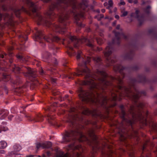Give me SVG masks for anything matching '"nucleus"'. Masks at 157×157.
Masks as SVG:
<instances>
[{"label": "nucleus", "instance_id": "nucleus-1", "mask_svg": "<svg viewBox=\"0 0 157 157\" xmlns=\"http://www.w3.org/2000/svg\"><path fill=\"white\" fill-rule=\"evenodd\" d=\"M125 69L123 67L117 65L114 67V70L119 71L122 77L117 76L114 78L108 77L106 73L103 71L97 70L96 74L91 77L87 82H83V84L89 86L91 90L85 91L82 88L79 90V96L82 101L86 102H91L100 104L108 111L109 107L114 106L116 104H110L111 101H115L117 98V95L120 97L126 96L133 100L135 104L130 106L128 113L123 110L124 106L121 105V117L122 122L121 125L123 127L125 124L131 125L136 120L141 121L145 125H149L154 132L157 134V124L154 122L150 116L146 118L144 117L141 113L144 105L137 100L141 96L146 94L144 91H139L134 86V82L137 81L143 82L145 80L142 75H138L137 80L133 79L130 81L128 87L122 85V79L124 77V74L122 71Z\"/></svg>", "mask_w": 157, "mask_h": 157}, {"label": "nucleus", "instance_id": "nucleus-2", "mask_svg": "<svg viewBox=\"0 0 157 157\" xmlns=\"http://www.w3.org/2000/svg\"><path fill=\"white\" fill-rule=\"evenodd\" d=\"M78 140L80 142L90 140L87 137L83 135L79 130H71L67 132L63 138V142L67 143L71 142L67 147L68 151L71 150L72 151L78 150L81 152L82 148L81 145L78 144Z\"/></svg>", "mask_w": 157, "mask_h": 157}, {"label": "nucleus", "instance_id": "nucleus-3", "mask_svg": "<svg viewBox=\"0 0 157 157\" xmlns=\"http://www.w3.org/2000/svg\"><path fill=\"white\" fill-rule=\"evenodd\" d=\"M63 5L62 3L59 4V2L52 4L49 7V10L47 12V19L43 18L40 14L37 13H36L35 17L36 20L37 22L38 25L42 23H45L46 25L51 28L54 31L56 32L63 33L65 32V28H61L56 24L52 23L51 22L48 20V19H53L54 17H56L53 11L55 8H61Z\"/></svg>", "mask_w": 157, "mask_h": 157}, {"label": "nucleus", "instance_id": "nucleus-4", "mask_svg": "<svg viewBox=\"0 0 157 157\" xmlns=\"http://www.w3.org/2000/svg\"><path fill=\"white\" fill-rule=\"evenodd\" d=\"M81 54L82 52L81 51H78L76 56L77 59L78 60H79L80 59H81L83 63L82 65L79 63L78 64V65L79 66H84L85 67V68L82 70L81 69H80L81 70L77 69L76 73H74L71 75V76H69L68 78L70 79H73L74 78V76L75 75L79 76L80 75H84L85 76V80L82 81L81 84L82 85H85L83 84V82L84 81L86 82H87L88 81H89V80L91 79V77L92 76L90 74L89 69L86 67V65L90 62V58L87 57L86 61H85L83 60V58Z\"/></svg>", "mask_w": 157, "mask_h": 157}, {"label": "nucleus", "instance_id": "nucleus-5", "mask_svg": "<svg viewBox=\"0 0 157 157\" xmlns=\"http://www.w3.org/2000/svg\"><path fill=\"white\" fill-rule=\"evenodd\" d=\"M83 114L87 115L91 114L94 116L100 117L101 116L99 112L96 109L90 110L88 108H84L82 109V113H75V114H71L69 118L68 122H71L73 124L74 123V121L75 120H81L82 119V115Z\"/></svg>", "mask_w": 157, "mask_h": 157}, {"label": "nucleus", "instance_id": "nucleus-6", "mask_svg": "<svg viewBox=\"0 0 157 157\" xmlns=\"http://www.w3.org/2000/svg\"><path fill=\"white\" fill-rule=\"evenodd\" d=\"M35 38L36 41L40 40V43L42 42V39L48 42H49L50 43L49 45V47L53 45L51 44L52 41L58 42L60 41L62 42L63 44V41L65 40L64 39H61L57 36L53 35L52 34L48 36H44L41 31H37L35 34Z\"/></svg>", "mask_w": 157, "mask_h": 157}, {"label": "nucleus", "instance_id": "nucleus-7", "mask_svg": "<svg viewBox=\"0 0 157 157\" xmlns=\"http://www.w3.org/2000/svg\"><path fill=\"white\" fill-rule=\"evenodd\" d=\"M69 39L72 43L75 48H77L79 45L80 43H83L85 42L86 44L89 47L92 48L93 47V40L92 38L88 39L84 37H83L81 39H78L75 36H70Z\"/></svg>", "mask_w": 157, "mask_h": 157}, {"label": "nucleus", "instance_id": "nucleus-8", "mask_svg": "<svg viewBox=\"0 0 157 157\" xmlns=\"http://www.w3.org/2000/svg\"><path fill=\"white\" fill-rule=\"evenodd\" d=\"M112 51V47L111 43L108 44V45L106 47L105 51L104 52L105 56L108 61V66L111 65V64L114 63L115 62L114 60L110 59L108 57L111 54Z\"/></svg>", "mask_w": 157, "mask_h": 157}, {"label": "nucleus", "instance_id": "nucleus-9", "mask_svg": "<svg viewBox=\"0 0 157 157\" xmlns=\"http://www.w3.org/2000/svg\"><path fill=\"white\" fill-rule=\"evenodd\" d=\"M88 135L94 141L95 143L92 146L93 152L94 153L95 152H96L99 148L98 142L96 141V136L94 133V130L92 129H90L88 131Z\"/></svg>", "mask_w": 157, "mask_h": 157}, {"label": "nucleus", "instance_id": "nucleus-10", "mask_svg": "<svg viewBox=\"0 0 157 157\" xmlns=\"http://www.w3.org/2000/svg\"><path fill=\"white\" fill-rule=\"evenodd\" d=\"M76 11V13H75V12H73L74 13V17L76 20V23L77 25L79 27H83V26L81 22L79 21V20L80 18L83 17L84 13L83 12L77 13V11Z\"/></svg>", "mask_w": 157, "mask_h": 157}, {"label": "nucleus", "instance_id": "nucleus-11", "mask_svg": "<svg viewBox=\"0 0 157 157\" xmlns=\"http://www.w3.org/2000/svg\"><path fill=\"white\" fill-rule=\"evenodd\" d=\"M23 2H25L29 7L30 10L33 13L36 12L37 9V5L32 2L30 0H22Z\"/></svg>", "mask_w": 157, "mask_h": 157}, {"label": "nucleus", "instance_id": "nucleus-12", "mask_svg": "<svg viewBox=\"0 0 157 157\" xmlns=\"http://www.w3.org/2000/svg\"><path fill=\"white\" fill-rule=\"evenodd\" d=\"M115 38L113 40L112 42V44H119L120 42V39L122 37H125V36L122 33H115Z\"/></svg>", "mask_w": 157, "mask_h": 157}, {"label": "nucleus", "instance_id": "nucleus-13", "mask_svg": "<svg viewBox=\"0 0 157 157\" xmlns=\"http://www.w3.org/2000/svg\"><path fill=\"white\" fill-rule=\"evenodd\" d=\"M59 20V22L63 23L64 25L65 24V23L68 17L66 14V13H61L58 16Z\"/></svg>", "mask_w": 157, "mask_h": 157}, {"label": "nucleus", "instance_id": "nucleus-14", "mask_svg": "<svg viewBox=\"0 0 157 157\" xmlns=\"http://www.w3.org/2000/svg\"><path fill=\"white\" fill-rule=\"evenodd\" d=\"M26 69L27 70V73H26L25 75V76H30L33 78H35L36 77V75L35 70H32L28 67H27Z\"/></svg>", "mask_w": 157, "mask_h": 157}, {"label": "nucleus", "instance_id": "nucleus-15", "mask_svg": "<svg viewBox=\"0 0 157 157\" xmlns=\"http://www.w3.org/2000/svg\"><path fill=\"white\" fill-rule=\"evenodd\" d=\"M9 114L8 111L5 109H0V119L3 120Z\"/></svg>", "mask_w": 157, "mask_h": 157}, {"label": "nucleus", "instance_id": "nucleus-16", "mask_svg": "<svg viewBox=\"0 0 157 157\" xmlns=\"http://www.w3.org/2000/svg\"><path fill=\"white\" fill-rule=\"evenodd\" d=\"M21 10L23 11L26 12L30 14V13L28 12L27 10H26L24 7H22L21 9ZM13 11L16 15L17 17H19V15L21 13V10L17 8H16L13 9Z\"/></svg>", "mask_w": 157, "mask_h": 157}, {"label": "nucleus", "instance_id": "nucleus-17", "mask_svg": "<svg viewBox=\"0 0 157 157\" xmlns=\"http://www.w3.org/2000/svg\"><path fill=\"white\" fill-rule=\"evenodd\" d=\"M135 10V13H131V16L133 17L137 18L139 21H140V19L141 20H142L143 18L142 17H140L139 14V11L137 9H136Z\"/></svg>", "mask_w": 157, "mask_h": 157}, {"label": "nucleus", "instance_id": "nucleus-18", "mask_svg": "<svg viewBox=\"0 0 157 157\" xmlns=\"http://www.w3.org/2000/svg\"><path fill=\"white\" fill-rule=\"evenodd\" d=\"M133 55V51H130L127 52L124 56V58L126 59H132Z\"/></svg>", "mask_w": 157, "mask_h": 157}, {"label": "nucleus", "instance_id": "nucleus-19", "mask_svg": "<svg viewBox=\"0 0 157 157\" xmlns=\"http://www.w3.org/2000/svg\"><path fill=\"white\" fill-rule=\"evenodd\" d=\"M31 121L33 120L35 122L42 121H43V116L40 115H37L35 117L31 118Z\"/></svg>", "mask_w": 157, "mask_h": 157}, {"label": "nucleus", "instance_id": "nucleus-20", "mask_svg": "<svg viewBox=\"0 0 157 157\" xmlns=\"http://www.w3.org/2000/svg\"><path fill=\"white\" fill-rule=\"evenodd\" d=\"M43 148H48L51 147L52 144L50 142H47L43 143Z\"/></svg>", "mask_w": 157, "mask_h": 157}, {"label": "nucleus", "instance_id": "nucleus-21", "mask_svg": "<svg viewBox=\"0 0 157 157\" xmlns=\"http://www.w3.org/2000/svg\"><path fill=\"white\" fill-rule=\"evenodd\" d=\"M7 144L6 142L4 141L0 142V149H3L6 147Z\"/></svg>", "mask_w": 157, "mask_h": 157}, {"label": "nucleus", "instance_id": "nucleus-22", "mask_svg": "<svg viewBox=\"0 0 157 157\" xmlns=\"http://www.w3.org/2000/svg\"><path fill=\"white\" fill-rule=\"evenodd\" d=\"M67 47L68 49V54L69 56H71L72 54V52H71V51L73 50V48L70 44H68Z\"/></svg>", "mask_w": 157, "mask_h": 157}, {"label": "nucleus", "instance_id": "nucleus-23", "mask_svg": "<svg viewBox=\"0 0 157 157\" xmlns=\"http://www.w3.org/2000/svg\"><path fill=\"white\" fill-rule=\"evenodd\" d=\"M13 149L16 151H19L21 149V146L18 144H15L13 146Z\"/></svg>", "mask_w": 157, "mask_h": 157}, {"label": "nucleus", "instance_id": "nucleus-24", "mask_svg": "<svg viewBox=\"0 0 157 157\" xmlns=\"http://www.w3.org/2000/svg\"><path fill=\"white\" fill-rule=\"evenodd\" d=\"M121 133H120V135L121 137V140L123 141H124L126 139V134L123 132L121 131Z\"/></svg>", "mask_w": 157, "mask_h": 157}, {"label": "nucleus", "instance_id": "nucleus-25", "mask_svg": "<svg viewBox=\"0 0 157 157\" xmlns=\"http://www.w3.org/2000/svg\"><path fill=\"white\" fill-rule=\"evenodd\" d=\"M48 122L51 124H53V118L51 116L48 115Z\"/></svg>", "mask_w": 157, "mask_h": 157}, {"label": "nucleus", "instance_id": "nucleus-26", "mask_svg": "<svg viewBox=\"0 0 157 157\" xmlns=\"http://www.w3.org/2000/svg\"><path fill=\"white\" fill-rule=\"evenodd\" d=\"M113 5V3L112 0H109L108 2V6L107 7V8L108 9H110V8L112 7Z\"/></svg>", "mask_w": 157, "mask_h": 157}, {"label": "nucleus", "instance_id": "nucleus-27", "mask_svg": "<svg viewBox=\"0 0 157 157\" xmlns=\"http://www.w3.org/2000/svg\"><path fill=\"white\" fill-rule=\"evenodd\" d=\"M93 59L95 62L97 63L99 62L101 60V59L100 58V57L98 56H96L95 57H93Z\"/></svg>", "mask_w": 157, "mask_h": 157}, {"label": "nucleus", "instance_id": "nucleus-28", "mask_svg": "<svg viewBox=\"0 0 157 157\" xmlns=\"http://www.w3.org/2000/svg\"><path fill=\"white\" fill-rule=\"evenodd\" d=\"M43 143H38L36 144V147L37 149L40 148L42 147L43 148Z\"/></svg>", "mask_w": 157, "mask_h": 157}, {"label": "nucleus", "instance_id": "nucleus-29", "mask_svg": "<svg viewBox=\"0 0 157 157\" xmlns=\"http://www.w3.org/2000/svg\"><path fill=\"white\" fill-rule=\"evenodd\" d=\"M8 154L9 155L11 156L12 155H15V157H21V156L19 154H16L13 151H11Z\"/></svg>", "mask_w": 157, "mask_h": 157}, {"label": "nucleus", "instance_id": "nucleus-30", "mask_svg": "<svg viewBox=\"0 0 157 157\" xmlns=\"http://www.w3.org/2000/svg\"><path fill=\"white\" fill-rule=\"evenodd\" d=\"M95 38L96 39L97 41L98 44H101L102 43V40L100 38Z\"/></svg>", "mask_w": 157, "mask_h": 157}, {"label": "nucleus", "instance_id": "nucleus-31", "mask_svg": "<svg viewBox=\"0 0 157 157\" xmlns=\"http://www.w3.org/2000/svg\"><path fill=\"white\" fill-rule=\"evenodd\" d=\"M17 58L21 59L23 62L26 61L25 59L24 58L23 56L21 55L17 56Z\"/></svg>", "mask_w": 157, "mask_h": 157}, {"label": "nucleus", "instance_id": "nucleus-32", "mask_svg": "<svg viewBox=\"0 0 157 157\" xmlns=\"http://www.w3.org/2000/svg\"><path fill=\"white\" fill-rule=\"evenodd\" d=\"M14 70L15 71H17V73H18L20 70H22L20 67L17 66H15L14 68Z\"/></svg>", "mask_w": 157, "mask_h": 157}, {"label": "nucleus", "instance_id": "nucleus-33", "mask_svg": "<svg viewBox=\"0 0 157 157\" xmlns=\"http://www.w3.org/2000/svg\"><path fill=\"white\" fill-rule=\"evenodd\" d=\"M4 16L6 18H7V19L10 20L12 18V17L10 16L9 14L7 13H6L4 15Z\"/></svg>", "mask_w": 157, "mask_h": 157}, {"label": "nucleus", "instance_id": "nucleus-34", "mask_svg": "<svg viewBox=\"0 0 157 157\" xmlns=\"http://www.w3.org/2000/svg\"><path fill=\"white\" fill-rule=\"evenodd\" d=\"M150 8L151 7L150 6H148L147 8L145 10V12L147 13H149Z\"/></svg>", "mask_w": 157, "mask_h": 157}, {"label": "nucleus", "instance_id": "nucleus-35", "mask_svg": "<svg viewBox=\"0 0 157 157\" xmlns=\"http://www.w3.org/2000/svg\"><path fill=\"white\" fill-rule=\"evenodd\" d=\"M98 20H100L101 18H103L104 17V15L102 14H101L100 15L98 16Z\"/></svg>", "mask_w": 157, "mask_h": 157}, {"label": "nucleus", "instance_id": "nucleus-36", "mask_svg": "<svg viewBox=\"0 0 157 157\" xmlns=\"http://www.w3.org/2000/svg\"><path fill=\"white\" fill-rule=\"evenodd\" d=\"M128 12L127 11L123 12L122 14L121 15V17L125 16L127 15Z\"/></svg>", "mask_w": 157, "mask_h": 157}, {"label": "nucleus", "instance_id": "nucleus-37", "mask_svg": "<svg viewBox=\"0 0 157 157\" xmlns=\"http://www.w3.org/2000/svg\"><path fill=\"white\" fill-rule=\"evenodd\" d=\"M74 155H75L77 157H80V153H79L78 152H76L75 153H74Z\"/></svg>", "mask_w": 157, "mask_h": 157}, {"label": "nucleus", "instance_id": "nucleus-38", "mask_svg": "<svg viewBox=\"0 0 157 157\" xmlns=\"http://www.w3.org/2000/svg\"><path fill=\"white\" fill-rule=\"evenodd\" d=\"M56 78H51V81L53 83H55L56 82Z\"/></svg>", "mask_w": 157, "mask_h": 157}, {"label": "nucleus", "instance_id": "nucleus-39", "mask_svg": "<svg viewBox=\"0 0 157 157\" xmlns=\"http://www.w3.org/2000/svg\"><path fill=\"white\" fill-rule=\"evenodd\" d=\"M125 4V3L123 1H121L119 4V5H124Z\"/></svg>", "mask_w": 157, "mask_h": 157}, {"label": "nucleus", "instance_id": "nucleus-40", "mask_svg": "<svg viewBox=\"0 0 157 157\" xmlns=\"http://www.w3.org/2000/svg\"><path fill=\"white\" fill-rule=\"evenodd\" d=\"M50 55V54L48 53V52H47L46 54H45L44 57L45 58H46L47 57V56H49Z\"/></svg>", "mask_w": 157, "mask_h": 157}, {"label": "nucleus", "instance_id": "nucleus-41", "mask_svg": "<svg viewBox=\"0 0 157 157\" xmlns=\"http://www.w3.org/2000/svg\"><path fill=\"white\" fill-rule=\"evenodd\" d=\"M40 73L41 75L45 74V73L43 70H41L40 71Z\"/></svg>", "mask_w": 157, "mask_h": 157}, {"label": "nucleus", "instance_id": "nucleus-42", "mask_svg": "<svg viewBox=\"0 0 157 157\" xmlns=\"http://www.w3.org/2000/svg\"><path fill=\"white\" fill-rule=\"evenodd\" d=\"M13 117V116L12 115H10L9 117H8V119L9 120H11V118Z\"/></svg>", "mask_w": 157, "mask_h": 157}, {"label": "nucleus", "instance_id": "nucleus-43", "mask_svg": "<svg viewBox=\"0 0 157 157\" xmlns=\"http://www.w3.org/2000/svg\"><path fill=\"white\" fill-rule=\"evenodd\" d=\"M120 28V25H117V26L116 27V29H119Z\"/></svg>", "mask_w": 157, "mask_h": 157}, {"label": "nucleus", "instance_id": "nucleus-44", "mask_svg": "<svg viewBox=\"0 0 157 157\" xmlns=\"http://www.w3.org/2000/svg\"><path fill=\"white\" fill-rule=\"evenodd\" d=\"M2 2L4 1V0H0ZM2 15L0 13V21L1 20L2 18Z\"/></svg>", "mask_w": 157, "mask_h": 157}, {"label": "nucleus", "instance_id": "nucleus-45", "mask_svg": "<svg viewBox=\"0 0 157 157\" xmlns=\"http://www.w3.org/2000/svg\"><path fill=\"white\" fill-rule=\"evenodd\" d=\"M116 23H117V21H114V22H113V24H112L113 25V26L115 25L116 24Z\"/></svg>", "mask_w": 157, "mask_h": 157}, {"label": "nucleus", "instance_id": "nucleus-46", "mask_svg": "<svg viewBox=\"0 0 157 157\" xmlns=\"http://www.w3.org/2000/svg\"><path fill=\"white\" fill-rule=\"evenodd\" d=\"M115 18H116L117 19H118L119 18V16L118 15H115Z\"/></svg>", "mask_w": 157, "mask_h": 157}, {"label": "nucleus", "instance_id": "nucleus-47", "mask_svg": "<svg viewBox=\"0 0 157 157\" xmlns=\"http://www.w3.org/2000/svg\"><path fill=\"white\" fill-rule=\"evenodd\" d=\"M107 5H108V3L107 2H105V3H104V5L105 6H107Z\"/></svg>", "mask_w": 157, "mask_h": 157}, {"label": "nucleus", "instance_id": "nucleus-48", "mask_svg": "<svg viewBox=\"0 0 157 157\" xmlns=\"http://www.w3.org/2000/svg\"><path fill=\"white\" fill-rule=\"evenodd\" d=\"M98 50V51H101L102 50V49L101 48H97Z\"/></svg>", "mask_w": 157, "mask_h": 157}, {"label": "nucleus", "instance_id": "nucleus-49", "mask_svg": "<svg viewBox=\"0 0 157 157\" xmlns=\"http://www.w3.org/2000/svg\"><path fill=\"white\" fill-rule=\"evenodd\" d=\"M71 111L72 112H75V109H71Z\"/></svg>", "mask_w": 157, "mask_h": 157}, {"label": "nucleus", "instance_id": "nucleus-50", "mask_svg": "<svg viewBox=\"0 0 157 157\" xmlns=\"http://www.w3.org/2000/svg\"><path fill=\"white\" fill-rule=\"evenodd\" d=\"M47 155L48 156H49L50 155V153L49 152H47Z\"/></svg>", "mask_w": 157, "mask_h": 157}, {"label": "nucleus", "instance_id": "nucleus-51", "mask_svg": "<svg viewBox=\"0 0 157 157\" xmlns=\"http://www.w3.org/2000/svg\"><path fill=\"white\" fill-rule=\"evenodd\" d=\"M102 12L104 13L105 12V10L104 9H102L101 10Z\"/></svg>", "mask_w": 157, "mask_h": 157}, {"label": "nucleus", "instance_id": "nucleus-52", "mask_svg": "<svg viewBox=\"0 0 157 157\" xmlns=\"http://www.w3.org/2000/svg\"><path fill=\"white\" fill-rule=\"evenodd\" d=\"M128 1L130 3H132V0H128Z\"/></svg>", "mask_w": 157, "mask_h": 157}, {"label": "nucleus", "instance_id": "nucleus-53", "mask_svg": "<svg viewBox=\"0 0 157 157\" xmlns=\"http://www.w3.org/2000/svg\"><path fill=\"white\" fill-rule=\"evenodd\" d=\"M138 2V1L137 0H135L134 1V4H136Z\"/></svg>", "mask_w": 157, "mask_h": 157}, {"label": "nucleus", "instance_id": "nucleus-54", "mask_svg": "<svg viewBox=\"0 0 157 157\" xmlns=\"http://www.w3.org/2000/svg\"><path fill=\"white\" fill-rule=\"evenodd\" d=\"M154 97L157 99V94H156L154 95Z\"/></svg>", "mask_w": 157, "mask_h": 157}, {"label": "nucleus", "instance_id": "nucleus-55", "mask_svg": "<svg viewBox=\"0 0 157 157\" xmlns=\"http://www.w3.org/2000/svg\"><path fill=\"white\" fill-rule=\"evenodd\" d=\"M155 115H157V109L155 110Z\"/></svg>", "mask_w": 157, "mask_h": 157}, {"label": "nucleus", "instance_id": "nucleus-56", "mask_svg": "<svg viewBox=\"0 0 157 157\" xmlns=\"http://www.w3.org/2000/svg\"><path fill=\"white\" fill-rule=\"evenodd\" d=\"M2 8H3V9L4 10H6V8L4 7V6H2Z\"/></svg>", "mask_w": 157, "mask_h": 157}, {"label": "nucleus", "instance_id": "nucleus-57", "mask_svg": "<svg viewBox=\"0 0 157 157\" xmlns=\"http://www.w3.org/2000/svg\"><path fill=\"white\" fill-rule=\"evenodd\" d=\"M2 130V128L1 126H0V132H1Z\"/></svg>", "mask_w": 157, "mask_h": 157}, {"label": "nucleus", "instance_id": "nucleus-58", "mask_svg": "<svg viewBox=\"0 0 157 157\" xmlns=\"http://www.w3.org/2000/svg\"><path fill=\"white\" fill-rule=\"evenodd\" d=\"M109 17L107 16H106L105 17V19H109Z\"/></svg>", "mask_w": 157, "mask_h": 157}, {"label": "nucleus", "instance_id": "nucleus-59", "mask_svg": "<svg viewBox=\"0 0 157 157\" xmlns=\"http://www.w3.org/2000/svg\"><path fill=\"white\" fill-rule=\"evenodd\" d=\"M7 78V76H6V75L3 76V78H4L6 79Z\"/></svg>", "mask_w": 157, "mask_h": 157}, {"label": "nucleus", "instance_id": "nucleus-60", "mask_svg": "<svg viewBox=\"0 0 157 157\" xmlns=\"http://www.w3.org/2000/svg\"><path fill=\"white\" fill-rule=\"evenodd\" d=\"M116 10H117V8H115L114 9V11L115 12V11H116Z\"/></svg>", "mask_w": 157, "mask_h": 157}, {"label": "nucleus", "instance_id": "nucleus-61", "mask_svg": "<svg viewBox=\"0 0 157 157\" xmlns=\"http://www.w3.org/2000/svg\"><path fill=\"white\" fill-rule=\"evenodd\" d=\"M97 12H98V13H100V10H97Z\"/></svg>", "mask_w": 157, "mask_h": 157}, {"label": "nucleus", "instance_id": "nucleus-62", "mask_svg": "<svg viewBox=\"0 0 157 157\" xmlns=\"http://www.w3.org/2000/svg\"><path fill=\"white\" fill-rule=\"evenodd\" d=\"M145 145H144V146H143V150H144V149L145 148Z\"/></svg>", "mask_w": 157, "mask_h": 157}, {"label": "nucleus", "instance_id": "nucleus-63", "mask_svg": "<svg viewBox=\"0 0 157 157\" xmlns=\"http://www.w3.org/2000/svg\"><path fill=\"white\" fill-rule=\"evenodd\" d=\"M1 57L2 58H3L4 57V55H2V56H1Z\"/></svg>", "mask_w": 157, "mask_h": 157}, {"label": "nucleus", "instance_id": "nucleus-64", "mask_svg": "<svg viewBox=\"0 0 157 157\" xmlns=\"http://www.w3.org/2000/svg\"><path fill=\"white\" fill-rule=\"evenodd\" d=\"M28 157H33V155H30V156H29Z\"/></svg>", "mask_w": 157, "mask_h": 157}]
</instances>
